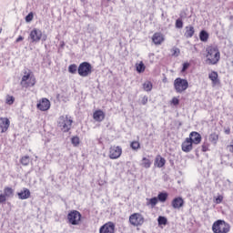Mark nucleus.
<instances>
[{"label":"nucleus","mask_w":233,"mask_h":233,"mask_svg":"<svg viewBox=\"0 0 233 233\" xmlns=\"http://www.w3.org/2000/svg\"><path fill=\"white\" fill-rule=\"evenodd\" d=\"M206 52V65H218V63H219V59H221V53L218 46H208L207 47Z\"/></svg>","instance_id":"nucleus-1"},{"label":"nucleus","mask_w":233,"mask_h":233,"mask_svg":"<svg viewBox=\"0 0 233 233\" xmlns=\"http://www.w3.org/2000/svg\"><path fill=\"white\" fill-rule=\"evenodd\" d=\"M212 231L214 233H229L230 224L227 223L225 220L218 219L213 223Z\"/></svg>","instance_id":"nucleus-2"},{"label":"nucleus","mask_w":233,"mask_h":233,"mask_svg":"<svg viewBox=\"0 0 233 233\" xmlns=\"http://www.w3.org/2000/svg\"><path fill=\"white\" fill-rule=\"evenodd\" d=\"M72 123H74V121L72 118H69L68 116H62L58 118L57 126L60 130L66 133L72 128Z\"/></svg>","instance_id":"nucleus-3"},{"label":"nucleus","mask_w":233,"mask_h":233,"mask_svg":"<svg viewBox=\"0 0 233 233\" xmlns=\"http://www.w3.org/2000/svg\"><path fill=\"white\" fill-rule=\"evenodd\" d=\"M174 88L177 94H183L188 88V80L177 77L174 81Z\"/></svg>","instance_id":"nucleus-4"},{"label":"nucleus","mask_w":233,"mask_h":233,"mask_svg":"<svg viewBox=\"0 0 233 233\" xmlns=\"http://www.w3.org/2000/svg\"><path fill=\"white\" fill-rule=\"evenodd\" d=\"M77 72L80 77H88L92 74V65L88 62H82L78 66Z\"/></svg>","instance_id":"nucleus-5"},{"label":"nucleus","mask_w":233,"mask_h":233,"mask_svg":"<svg viewBox=\"0 0 233 233\" xmlns=\"http://www.w3.org/2000/svg\"><path fill=\"white\" fill-rule=\"evenodd\" d=\"M129 223L133 227H142L145 223V217L141 213H133L129 216Z\"/></svg>","instance_id":"nucleus-6"},{"label":"nucleus","mask_w":233,"mask_h":233,"mask_svg":"<svg viewBox=\"0 0 233 233\" xmlns=\"http://www.w3.org/2000/svg\"><path fill=\"white\" fill-rule=\"evenodd\" d=\"M67 219L71 225H79L81 213L77 210H73L67 214Z\"/></svg>","instance_id":"nucleus-7"},{"label":"nucleus","mask_w":233,"mask_h":233,"mask_svg":"<svg viewBox=\"0 0 233 233\" xmlns=\"http://www.w3.org/2000/svg\"><path fill=\"white\" fill-rule=\"evenodd\" d=\"M123 154V148L119 146H112L109 148V158L110 159H119Z\"/></svg>","instance_id":"nucleus-8"},{"label":"nucleus","mask_w":233,"mask_h":233,"mask_svg":"<svg viewBox=\"0 0 233 233\" xmlns=\"http://www.w3.org/2000/svg\"><path fill=\"white\" fill-rule=\"evenodd\" d=\"M43 38V32L38 28H34L29 34L31 43H39Z\"/></svg>","instance_id":"nucleus-9"},{"label":"nucleus","mask_w":233,"mask_h":233,"mask_svg":"<svg viewBox=\"0 0 233 233\" xmlns=\"http://www.w3.org/2000/svg\"><path fill=\"white\" fill-rule=\"evenodd\" d=\"M20 85L21 86H23V88H28L29 86H34V85H35V78H32L30 76V74L28 73L23 76Z\"/></svg>","instance_id":"nucleus-10"},{"label":"nucleus","mask_w":233,"mask_h":233,"mask_svg":"<svg viewBox=\"0 0 233 233\" xmlns=\"http://www.w3.org/2000/svg\"><path fill=\"white\" fill-rule=\"evenodd\" d=\"M99 233H116V224L112 221L106 222L99 228Z\"/></svg>","instance_id":"nucleus-11"},{"label":"nucleus","mask_w":233,"mask_h":233,"mask_svg":"<svg viewBox=\"0 0 233 233\" xmlns=\"http://www.w3.org/2000/svg\"><path fill=\"white\" fill-rule=\"evenodd\" d=\"M36 108L42 112H46V110L50 109V100L47 98H43L40 102L37 103Z\"/></svg>","instance_id":"nucleus-12"},{"label":"nucleus","mask_w":233,"mask_h":233,"mask_svg":"<svg viewBox=\"0 0 233 233\" xmlns=\"http://www.w3.org/2000/svg\"><path fill=\"white\" fill-rule=\"evenodd\" d=\"M187 139H190L194 145H199L201 143V135L193 131L189 134V137H187Z\"/></svg>","instance_id":"nucleus-13"},{"label":"nucleus","mask_w":233,"mask_h":233,"mask_svg":"<svg viewBox=\"0 0 233 233\" xmlns=\"http://www.w3.org/2000/svg\"><path fill=\"white\" fill-rule=\"evenodd\" d=\"M183 205H185V200H183V198L181 197L175 198L171 202V206L176 209L181 208Z\"/></svg>","instance_id":"nucleus-14"},{"label":"nucleus","mask_w":233,"mask_h":233,"mask_svg":"<svg viewBox=\"0 0 233 233\" xmlns=\"http://www.w3.org/2000/svg\"><path fill=\"white\" fill-rule=\"evenodd\" d=\"M0 130L2 134L10 128V120L7 117H1Z\"/></svg>","instance_id":"nucleus-15"},{"label":"nucleus","mask_w":233,"mask_h":233,"mask_svg":"<svg viewBox=\"0 0 233 233\" xmlns=\"http://www.w3.org/2000/svg\"><path fill=\"white\" fill-rule=\"evenodd\" d=\"M152 41L155 45H161L165 41V36L161 33H155L152 36Z\"/></svg>","instance_id":"nucleus-16"},{"label":"nucleus","mask_w":233,"mask_h":233,"mask_svg":"<svg viewBox=\"0 0 233 233\" xmlns=\"http://www.w3.org/2000/svg\"><path fill=\"white\" fill-rule=\"evenodd\" d=\"M93 119H95V121H97L98 123H101V121L105 119V112H103V110L95 111L93 114Z\"/></svg>","instance_id":"nucleus-17"},{"label":"nucleus","mask_w":233,"mask_h":233,"mask_svg":"<svg viewBox=\"0 0 233 233\" xmlns=\"http://www.w3.org/2000/svg\"><path fill=\"white\" fill-rule=\"evenodd\" d=\"M167 163V160L161 157L160 155L157 156L155 159V167H157V168H163Z\"/></svg>","instance_id":"nucleus-18"},{"label":"nucleus","mask_w":233,"mask_h":233,"mask_svg":"<svg viewBox=\"0 0 233 233\" xmlns=\"http://www.w3.org/2000/svg\"><path fill=\"white\" fill-rule=\"evenodd\" d=\"M193 143L190 141V138H186V140L182 143V150L183 152H190L192 150Z\"/></svg>","instance_id":"nucleus-19"},{"label":"nucleus","mask_w":233,"mask_h":233,"mask_svg":"<svg viewBox=\"0 0 233 233\" xmlns=\"http://www.w3.org/2000/svg\"><path fill=\"white\" fill-rule=\"evenodd\" d=\"M195 32H196V30L194 29V26L187 25V26H186V32H185L184 35L187 39H190L191 37H194Z\"/></svg>","instance_id":"nucleus-20"},{"label":"nucleus","mask_w":233,"mask_h":233,"mask_svg":"<svg viewBox=\"0 0 233 233\" xmlns=\"http://www.w3.org/2000/svg\"><path fill=\"white\" fill-rule=\"evenodd\" d=\"M30 189L24 188L23 191L17 193L19 199H28L30 198Z\"/></svg>","instance_id":"nucleus-21"},{"label":"nucleus","mask_w":233,"mask_h":233,"mask_svg":"<svg viewBox=\"0 0 233 233\" xmlns=\"http://www.w3.org/2000/svg\"><path fill=\"white\" fill-rule=\"evenodd\" d=\"M147 206L151 207L152 208H154V207H156V205H157V203L159 202L157 198L156 197L152 198H147Z\"/></svg>","instance_id":"nucleus-22"},{"label":"nucleus","mask_w":233,"mask_h":233,"mask_svg":"<svg viewBox=\"0 0 233 233\" xmlns=\"http://www.w3.org/2000/svg\"><path fill=\"white\" fill-rule=\"evenodd\" d=\"M157 199H158V201H160V203H165V201H167V199H168V193H167V192L158 193Z\"/></svg>","instance_id":"nucleus-23"},{"label":"nucleus","mask_w":233,"mask_h":233,"mask_svg":"<svg viewBox=\"0 0 233 233\" xmlns=\"http://www.w3.org/2000/svg\"><path fill=\"white\" fill-rule=\"evenodd\" d=\"M4 196L5 198H14V189L12 187H5L4 188Z\"/></svg>","instance_id":"nucleus-24"},{"label":"nucleus","mask_w":233,"mask_h":233,"mask_svg":"<svg viewBox=\"0 0 233 233\" xmlns=\"http://www.w3.org/2000/svg\"><path fill=\"white\" fill-rule=\"evenodd\" d=\"M141 167H143L144 168H150V167H152V161H150V159L147 157H143Z\"/></svg>","instance_id":"nucleus-25"},{"label":"nucleus","mask_w":233,"mask_h":233,"mask_svg":"<svg viewBox=\"0 0 233 233\" xmlns=\"http://www.w3.org/2000/svg\"><path fill=\"white\" fill-rule=\"evenodd\" d=\"M208 78L214 85H218V72L213 71L208 75Z\"/></svg>","instance_id":"nucleus-26"},{"label":"nucleus","mask_w":233,"mask_h":233,"mask_svg":"<svg viewBox=\"0 0 233 233\" xmlns=\"http://www.w3.org/2000/svg\"><path fill=\"white\" fill-rule=\"evenodd\" d=\"M209 141L213 143V145H218V141H219V135H218L217 133H212L209 136Z\"/></svg>","instance_id":"nucleus-27"},{"label":"nucleus","mask_w":233,"mask_h":233,"mask_svg":"<svg viewBox=\"0 0 233 233\" xmlns=\"http://www.w3.org/2000/svg\"><path fill=\"white\" fill-rule=\"evenodd\" d=\"M199 39L203 43H206V41H208V33H207V31H205V30L200 31Z\"/></svg>","instance_id":"nucleus-28"},{"label":"nucleus","mask_w":233,"mask_h":233,"mask_svg":"<svg viewBox=\"0 0 233 233\" xmlns=\"http://www.w3.org/2000/svg\"><path fill=\"white\" fill-rule=\"evenodd\" d=\"M20 163L24 167H28V165H30V157L29 156L22 157L21 159H20Z\"/></svg>","instance_id":"nucleus-29"},{"label":"nucleus","mask_w":233,"mask_h":233,"mask_svg":"<svg viewBox=\"0 0 233 233\" xmlns=\"http://www.w3.org/2000/svg\"><path fill=\"white\" fill-rule=\"evenodd\" d=\"M137 72L138 74H143V72H145V69L147 68V66H145V64L143 62H140L139 64H137Z\"/></svg>","instance_id":"nucleus-30"},{"label":"nucleus","mask_w":233,"mask_h":233,"mask_svg":"<svg viewBox=\"0 0 233 233\" xmlns=\"http://www.w3.org/2000/svg\"><path fill=\"white\" fill-rule=\"evenodd\" d=\"M152 82L147 81L143 84V88L146 92H151L152 91Z\"/></svg>","instance_id":"nucleus-31"},{"label":"nucleus","mask_w":233,"mask_h":233,"mask_svg":"<svg viewBox=\"0 0 233 233\" xmlns=\"http://www.w3.org/2000/svg\"><path fill=\"white\" fill-rule=\"evenodd\" d=\"M157 223H158V226L161 227V225H167V223H168V220L167 219L166 217L159 216L157 218Z\"/></svg>","instance_id":"nucleus-32"},{"label":"nucleus","mask_w":233,"mask_h":233,"mask_svg":"<svg viewBox=\"0 0 233 233\" xmlns=\"http://www.w3.org/2000/svg\"><path fill=\"white\" fill-rule=\"evenodd\" d=\"M77 65L72 64L68 66V73L69 74H76L77 72Z\"/></svg>","instance_id":"nucleus-33"},{"label":"nucleus","mask_w":233,"mask_h":233,"mask_svg":"<svg viewBox=\"0 0 233 233\" xmlns=\"http://www.w3.org/2000/svg\"><path fill=\"white\" fill-rule=\"evenodd\" d=\"M15 102V97H14L13 96L7 95L5 96V104L6 105H12Z\"/></svg>","instance_id":"nucleus-34"},{"label":"nucleus","mask_w":233,"mask_h":233,"mask_svg":"<svg viewBox=\"0 0 233 233\" xmlns=\"http://www.w3.org/2000/svg\"><path fill=\"white\" fill-rule=\"evenodd\" d=\"M180 54L179 48L177 47H173L171 49V56H173L174 57H177Z\"/></svg>","instance_id":"nucleus-35"},{"label":"nucleus","mask_w":233,"mask_h":233,"mask_svg":"<svg viewBox=\"0 0 233 233\" xmlns=\"http://www.w3.org/2000/svg\"><path fill=\"white\" fill-rule=\"evenodd\" d=\"M71 143H72V145H74V147H77L80 143L79 137H73L71 138Z\"/></svg>","instance_id":"nucleus-36"},{"label":"nucleus","mask_w":233,"mask_h":233,"mask_svg":"<svg viewBox=\"0 0 233 233\" xmlns=\"http://www.w3.org/2000/svg\"><path fill=\"white\" fill-rule=\"evenodd\" d=\"M140 147H141V145L137 141H134L131 143V148L133 150H137V149H139Z\"/></svg>","instance_id":"nucleus-37"},{"label":"nucleus","mask_w":233,"mask_h":233,"mask_svg":"<svg viewBox=\"0 0 233 233\" xmlns=\"http://www.w3.org/2000/svg\"><path fill=\"white\" fill-rule=\"evenodd\" d=\"M210 148V144H208V142H204L202 145V152H208Z\"/></svg>","instance_id":"nucleus-38"},{"label":"nucleus","mask_w":233,"mask_h":233,"mask_svg":"<svg viewBox=\"0 0 233 233\" xmlns=\"http://www.w3.org/2000/svg\"><path fill=\"white\" fill-rule=\"evenodd\" d=\"M176 28H183V20L180 18L176 21Z\"/></svg>","instance_id":"nucleus-39"},{"label":"nucleus","mask_w":233,"mask_h":233,"mask_svg":"<svg viewBox=\"0 0 233 233\" xmlns=\"http://www.w3.org/2000/svg\"><path fill=\"white\" fill-rule=\"evenodd\" d=\"M32 19H34V14H33V13H29V14L25 16V21H26V23H30V21H32Z\"/></svg>","instance_id":"nucleus-40"},{"label":"nucleus","mask_w":233,"mask_h":233,"mask_svg":"<svg viewBox=\"0 0 233 233\" xmlns=\"http://www.w3.org/2000/svg\"><path fill=\"white\" fill-rule=\"evenodd\" d=\"M190 66L189 63H184L183 66H182V70L181 72H187V70H188V67Z\"/></svg>","instance_id":"nucleus-41"},{"label":"nucleus","mask_w":233,"mask_h":233,"mask_svg":"<svg viewBox=\"0 0 233 233\" xmlns=\"http://www.w3.org/2000/svg\"><path fill=\"white\" fill-rule=\"evenodd\" d=\"M172 105H174L175 106L179 105V99L177 97H173L171 100Z\"/></svg>","instance_id":"nucleus-42"},{"label":"nucleus","mask_w":233,"mask_h":233,"mask_svg":"<svg viewBox=\"0 0 233 233\" xmlns=\"http://www.w3.org/2000/svg\"><path fill=\"white\" fill-rule=\"evenodd\" d=\"M147 103H148V96H145L142 97L141 104L145 106Z\"/></svg>","instance_id":"nucleus-43"},{"label":"nucleus","mask_w":233,"mask_h":233,"mask_svg":"<svg viewBox=\"0 0 233 233\" xmlns=\"http://www.w3.org/2000/svg\"><path fill=\"white\" fill-rule=\"evenodd\" d=\"M6 202V197L5 194H0V203H5Z\"/></svg>","instance_id":"nucleus-44"},{"label":"nucleus","mask_w":233,"mask_h":233,"mask_svg":"<svg viewBox=\"0 0 233 233\" xmlns=\"http://www.w3.org/2000/svg\"><path fill=\"white\" fill-rule=\"evenodd\" d=\"M25 39V37H23L22 35H19L16 40L15 43H21V41H23Z\"/></svg>","instance_id":"nucleus-45"},{"label":"nucleus","mask_w":233,"mask_h":233,"mask_svg":"<svg viewBox=\"0 0 233 233\" xmlns=\"http://www.w3.org/2000/svg\"><path fill=\"white\" fill-rule=\"evenodd\" d=\"M216 201L218 204L221 203V201H223V197H221V196L218 197Z\"/></svg>","instance_id":"nucleus-46"},{"label":"nucleus","mask_w":233,"mask_h":233,"mask_svg":"<svg viewBox=\"0 0 233 233\" xmlns=\"http://www.w3.org/2000/svg\"><path fill=\"white\" fill-rule=\"evenodd\" d=\"M224 132L227 134V136H228L230 134V128L228 127Z\"/></svg>","instance_id":"nucleus-47"},{"label":"nucleus","mask_w":233,"mask_h":233,"mask_svg":"<svg viewBox=\"0 0 233 233\" xmlns=\"http://www.w3.org/2000/svg\"><path fill=\"white\" fill-rule=\"evenodd\" d=\"M42 41H46V36H43Z\"/></svg>","instance_id":"nucleus-48"},{"label":"nucleus","mask_w":233,"mask_h":233,"mask_svg":"<svg viewBox=\"0 0 233 233\" xmlns=\"http://www.w3.org/2000/svg\"><path fill=\"white\" fill-rule=\"evenodd\" d=\"M3 30L2 29H0V34H1V32H2Z\"/></svg>","instance_id":"nucleus-49"},{"label":"nucleus","mask_w":233,"mask_h":233,"mask_svg":"<svg viewBox=\"0 0 233 233\" xmlns=\"http://www.w3.org/2000/svg\"><path fill=\"white\" fill-rule=\"evenodd\" d=\"M231 65L233 66V61L231 62Z\"/></svg>","instance_id":"nucleus-50"}]
</instances>
